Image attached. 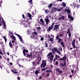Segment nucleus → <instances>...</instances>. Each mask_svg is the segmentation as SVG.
Instances as JSON below:
<instances>
[{
	"label": "nucleus",
	"instance_id": "obj_1",
	"mask_svg": "<svg viewBox=\"0 0 80 80\" xmlns=\"http://www.w3.org/2000/svg\"><path fill=\"white\" fill-rule=\"evenodd\" d=\"M47 57H48V62H52L53 61L54 56L52 55V52H51L49 53L47 55Z\"/></svg>",
	"mask_w": 80,
	"mask_h": 80
},
{
	"label": "nucleus",
	"instance_id": "obj_2",
	"mask_svg": "<svg viewBox=\"0 0 80 80\" xmlns=\"http://www.w3.org/2000/svg\"><path fill=\"white\" fill-rule=\"evenodd\" d=\"M73 5H74V8H75V9H78L80 7V5H79L78 2L77 1H76V2H73Z\"/></svg>",
	"mask_w": 80,
	"mask_h": 80
},
{
	"label": "nucleus",
	"instance_id": "obj_3",
	"mask_svg": "<svg viewBox=\"0 0 80 80\" xmlns=\"http://www.w3.org/2000/svg\"><path fill=\"white\" fill-rule=\"evenodd\" d=\"M35 58L36 57H38V58L36 59V62H37V64L38 65L39 64V62H40V60L42 59V57H40V54H38V55H35Z\"/></svg>",
	"mask_w": 80,
	"mask_h": 80
},
{
	"label": "nucleus",
	"instance_id": "obj_4",
	"mask_svg": "<svg viewBox=\"0 0 80 80\" xmlns=\"http://www.w3.org/2000/svg\"><path fill=\"white\" fill-rule=\"evenodd\" d=\"M32 18H30L28 19V20L27 21V22H26V26L27 27H30V24L32 23Z\"/></svg>",
	"mask_w": 80,
	"mask_h": 80
},
{
	"label": "nucleus",
	"instance_id": "obj_5",
	"mask_svg": "<svg viewBox=\"0 0 80 80\" xmlns=\"http://www.w3.org/2000/svg\"><path fill=\"white\" fill-rule=\"evenodd\" d=\"M46 62L47 60H43L42 61V63L41 65V67H42L43 68H45V67H46L47 65V63H46Z\"/></svg>",
	"mask_w": 80,
	"mask_h": 80
},
{
	"label": "nucleus",
	"instance_id": "obj_6",
	"mask_svg": "<svg viewBox=\"0 0 80 80\" xmlns=\"http://www.w3.org/2000/svg\"><path fill=\"white\" fill-rule=\"evenodd\" d=\"M53 53H55V52H57V53L59 54V55H61V52L58 50H57V48H55L54 49H52Z\"/></svg>",
	"mask_w": 80,
	"mask_h": 80
},
{
	"label": "nucleus",
	"instance_id": "obj_7",
	"mask_svg": "<svg viewBox=\"0 0 80 80\" xmlns=\"http://www.w3.org/2000/svg\"><path fill=\"white\" fill-rule=\"evenodd\" d=\"M28 57L30 58V57H35V55L33 52H29L27 54Z\"/></svg>",
	"mask_w": 80,
	"mask_h": 80
},
{
	"label": "nucleus",
	"instance_id": "obj_8",
	"mask_svg": "<svg viewBox=\"0 0 80 80\" xmlns=\"http://www.w3.org/2000/svg\"><path fill=\"white\" fill-rule=\"evenodd\" d=\"M33 33L34 35H37L38 33H39V34H40V33H41V31L38 29L37 30L33 32Z\"/></svg>",
	"mask_w": 80,
	"mask_h": 80
},
{
	"label": "nucleus",
	"instance_id": "obj_9",
	"mask_svg": "<svg viewBox=\"0 0 80 80\" xmlns=\"http://www.w3.org/2000/svg\"><path fill=\"white\" fill-rule=\"evenodd\" d=\"M30 38L31 39H33V40H34V42H35L36 43L37 42V41H38V39L35 36L33 37L32 36H31Z\"/></svg>",
	"mask_w": 80,
	"mask_h": 80
},
{
	"label": "nucleus",
	"instance_id": "obj_10",
	"mask_svg": "<svg viewBox=\"0 0 80 80\" xmlns=\"http://www.w3.org/2000/svg\"><path fill=\"white\" fill-rule=\"evenodd\" d=\"M59 26H60V25H55V28L54 29V30L55 31H56V32L57 31H58V30H59V28L58 27H59Z\"/></svg>",
	"mask_w": 80,
	"mask_h": 80
},
{
	"label": "nucleus",
	"instance_id": "obj_11",
	"mask_svg": "<svg viewBox=\"0 0 80 80\" xmlns=\"http://www.w3.org/2000/svg\"><path fill=\"white\" fill-rule=\"evenodd\" d=\"M72 45L73 48H76V46H75V39L73 40V41L72 42Z\"/></svg>",
	"mask_w": 80,
	"mask_h": 80
},
{
	"label": "nucleus",
	"instance_id": "obj_12",
	"mask_svg": "<svg viewBox=\"0 0 80 80\" xmlns=\"http://www.w3.org/2000/svg\"><path fill=\"white\" fill-rule=\"evenodd\" d=\"M54 9L55 10H56V11H59L61 10V9H62V8L59 7V6L58 5L57 8H54Z\"/></svg>",
	"mask_w": 80,
	"mask_h": 80
},
{
	"label": "nucleus",
	"instance_id": "obj_13",
	"mask_svg": "<svg viewBox=\"0 0 80 80\" xmlns=\"http://www.w3.org/2000/svg\"><path fill=\"white\" fill-rule=\"evenodd\" d=\"M56 70L57 72H58L59 73V74H61L62 73V71L61 70H60L59 68H56Z\"/></svg>",
	"mask_w": 80,
	"mask_h": 80
},
{
	"label": "nucleus",
	"instance_id": "obj_14",
	"mask_svg": "<svg viewBox=\"0 0 80 80\" xmlns=\"http://www.w3.org/2000/svg\"><path fill=\"white\" fill-rule=\"evenodd\" d=\"M68 17L69 18H70L71 20H73L74 19L72 17V15L68 14Z\"/></svg>",
	"mask_w": 80,
	"mask_h": 80
},
{
	"label": "nucleus",
	"instance_id": "obj_15",
	"mask_svg": "<svg viewBox=\"0 0 80 80\" xmlns=\"http://www.w3.org/2000/svg\"><path fill=\"white\" fill-rule=\"evenodd\" d=\"M55 58H56V60H60V59L61 58L59 56L57 55H55Z\"/></svg>",
	"mask_w": 80,
	"mask_h": 80
},
{
	"label": "nucleus",
	"instance_id": "obj_16",
	"mask_svg": "<svg viewBox=\"0 0 80 80\" xmlns=\"http://www.w3.org/2000/svg\"><path fill=\"white\" fill-rule=\"evenodd\" d=\"M28 3H29V6L31 8L32 7V0H30L28 1Z\"/></svg>",
	"mask_w": 80,
	"mask_h": 80
},
{
	"label": "nucleus",
	"instance_id": "obj_17",
	"mask_svg": "<svg viewBox=\"0 0 80 80\" xmlns=\"http://www.w3.org/2000/svg\"><path fill=\"white\" fill-rule=\"evenodd\" d=\"M45 22H46V24L48 25V23H50V21L49 20V19H48V18H46L45 19Z\"/></svg>",
	"mask_w": 80,
	"mask_h": 80
},
{
	"label": "nucleus",
	"instance_id": "obj_18",
	"mask_svg": "<svg viewBox=\"0 0 80 80\" xmlns=\"http://www.w3.org/2000/svg\"><path fill=\"white\" fill-rule=\"evenodd\" d=\"M28 50H24L23 51V53L24 56H25L26 55L27 53H28Z\"/></svg>",
	"mask_w": 80,
	"mask_h": 80
},
{
	"label": "nucleus",
	"instance_id": "obj_19",
	"mask_svg": "<svg viewBox=\"0 0 80 80\" xmlns=\"http://www.w3.org/2000/svg\"><path fill=\"white\" fill-rule=\"evenodd\" d=\"M62 60H66V56H65L64 57L61 59H59V61H62Z\"/></svg>",
	"mask_w": 80,
	"mask_h": 80
},
{
	"label": "nucleus",
	"instance_id": "obj_20",
	"mask_svg": "<svg viewBox=\"0 0 80 80\" xmlns=\"http://www.w3.org/2000/svg\"><path fill=\"white\" fill-rule=\"evenodd\" d=\"M16 35H17V36H18V37L19 39L20 40L21 42H22V37H21V36L20 35H19L18 34H17Z\"/></svg>",
	"mask_w": 80,
	"mask_h": 80
},
{
	"label": "nucleus",
	"instance_id": "obj_21",
	"mask_svg": "<svg viewBox=\"0 0 80 80\" xmlns=\"http://www.w3.org/2000/svg\"><path fill=\"white\" fill-rule=\"evenodd\" d=\"M10 38L12 39L13 40H16V38H15V37L13 35H11L10 37Z\"/></svg>",
	"mask_w": 80,
	"mask_h": 80
},
{
	"label": "nucleus",
	"instance_id": "obj_22",
	"mask_svg": "<svg viewBox=\"0 0 80 80\" xmlns=\"http://www.w3.org/2000/svg\"><path fill=\"white\" fill-rule=\"evenodd\" d=\"M52 28H53L51 26H49L47 29V31L49 32L51 30H52Z\"/></svg>",
	"mask_w": 80,
	"mask_h": 80
},
{
	"label": "nucleus",
	"instance_id": "obj_23",
	"mask_svg": "<svg viewBox=\"0 0 80 80\" xmlns=\"http://www.w3.org/2000/svg\"><path fill=\"white\" fill-rule=\"evenodd\" d=\"M20 24L21 25H23L24 27H27V23L26 22L25 23H24L23 22H21L20 23Z\"/></svg>",
	"mask_w": 80,
	"mask_h": 80
},
{
	"label": "nucleus",
	"instance_id": "obj_24",
	"mask_svg": "<svg viewBox=\"0 0 80 80\" xmlns=\"http://www.w3.org/2000/svg\"><path fill=\"white\" fill-rule=\"evenodd\" d=\"M68 12V14H69V13H70L71 11L68 9H65V11H64V12Z\"/></svg>",
	"mask_w": 80,
	"mask_h": 80
},
{
	"label": "nucleus",
	"instance_id": "obj_25",
	"mask_svg": "<svg viewBox=\"0 0 80 80\" xmlns=\"http://www.w3.org/2000/svg\"><path fill=\"white\" fill-rule=\"evenodd\" d=\"M2 23L3 25V26L5 28V29H6V26H5V21H3V19H2Z\"/></svg>",
	"mask_w": 80,
	"mask_h": 80
},
{
	"label": "nucleus",
	"instance_id": "obj_26",
	"mask_svg": "<svg viewBox=\"0 0 80 80\" xmlns=\"http://www.w3.org/2000/svg\"><path fill=\"white\" fill-rule=\"evenodd\" d=\"M2 37L4 38L5 41V42L6 43V42H7V39L6 38V36H2Z\"/></svg>",
	"mask_w": 80,
	"mask_h": 80
},
{
	"label": "nucleus",
	"instance_id": "obj_27",
	"mask_svg": "<svg viewBox=\"0 0 80 80\" xmlns=\"http://www.w3.org/2000/svg\"><path fill=\"white\" fill-rule=\"evenodd\" d=\"M62 19V20H65V16H62L61 18H59L58 19V20H61Z\"/></svg>",
	"mask_w": 80,
	"mask_h": 80
},
{
	"label": "nucleus",
	"instance_id": "obj_28",
	"mask_svg": "<svg viewBox=\"0 0 80 80\" xmlns=\"http://www.w3.org/2000/svg\"><path fill=\"white\" fill-rule=\"evenodd\" d=\"M52 5H53V4L51 3H50L48 6V8L49 9H51V8H52Z\"/></svg>",
	"mask_w": 80,
	"mask_h": 80
},
{
	"label": "nucleus",
	"instance_id": "obj_29",
	"mask_svg": "<svg viewBox=\"0 0 80 80\" xmlns=\"http://www.w3.org/2000/svg\"><path fill=\"white\" fill-rule=\"evenodd\" d=\"M9 46L11 48H12V47L13 46V45H14V44H12V42H9Z\"/></svg>",
	"mask_w": 80,
	"mask_h": 80
},
{
	"label": "nucleus",
	"instance_id": "obj_30",
	"mask_svg": "<svg viewBox=\"0 0 80 80\" xmlns=\"http://www.w3.org/2000/svg\"><path fill=\"white\" fill-rule=\"evenodd\" d=\"M62 7H66V3L64 2H62Z\"/></svg>",
	"mask_w": 80,
	"mask_h": 80
},
{
	"label": "nucleus",
	"instance_id": "obj_31",
	"mask_svg": "<svg viewBox=\"0 0 80 80\" xmlns=\"http://www.w3.org/2000/svg\"><path fill=\"white\" fill-rule=\"evenodd\" d=\"M33 66H37V63L35 62H32Z\"/></svg>",
	"mask_w": 80,
	"mask_h": 80
},
{
	"label": "nucleus",
	"instance_id": "obj_32",
	"mask_svg": "<svg viewBox=\"0 0 80 80\" xmlns=\"http://www.w3.org/2000/svg\"><path fill=\"white\" fill-rule=\"evenodd\" d=\"M11 71H12V72H13V73H16H16H18V72L15 71L12 69L11 70Z\"/></svg>",
	"mask_w": 80,
	"mask_h": 80
},
{
	"label": "nucleus",
	"instance_id": "obj_33",
	"mask_svg": "<svg viewBox=\"0 0 80 80\" xmlns=\"http://www.w3.org/2000/svg\"><path fill=\"white\" fill-rule=\"evenodd\" d=\"M59 67H63V63H61L59 65Z\"/></svg>",
	"mask_w": 80,
	"mask_h": 80
},
{
	"label": "nucleus",
	"instance_id": "obj_34",
	"mask_svg": "<svg viewBox=\"0 0 80 80\" xmlns=\"http://www.w3.org/2000/svg\"><path fill=\"white\" fill-rule=\"evenodd\" d=\"M49 11L48 10H45V13H48L49 12Z\"/></svg>",
	"mask_w": 80,
	"mask_h": 80
},
{
	"label": "nucleus",
	"instance_id": "obj_35",
	"mask_svg": "<svg viewBox=\"0 0 80 80\" xmlns=\"http://www.w3.org/2000/svg\"><path fill=\"white\" fill-rule=\"evenodd\" d=\"M13 35V33L12 32H9V34H8V35L9 36H10V35Z\"/></svg>",
	"mask_w": 80,
	"mask_h": 80
},
{
	"label": "nucleus",
	"instance_id": "obj_36",
	"mask_svg": "<svg viewBox=\"0 0 80 80\" xmlns=\"http://www.w3.org/2000/svg\"><path fill=\"white\" fill-rule=\"evenodd\" d=\"M49 41H50V42H53V39L52 38H51L50 39H49Z\"/></svg>",
	"mask_w": 80,
	"mask_h": 80
},
{
	"label": "nucleus",
	"instance_id": "obj_37",
	"mask_svg": "<svg viewBox=\"0 0 80 80\" xmlns=\"http://www.w3.org/2000/svg\"><path fill=\"white\" fill-rule=\"evenodd\" d=\"M61 45L62 46V47H64V44H63V42H61Z\"/></svg>",
	"mask_w": 80,
	"mask_h": 80
},
{
	"label": "nucleus",
	"instance_id": "obj_38",
	"mask_svg": "<svg viewBox=\"0 0 80 80\" xmlns=\"http://www.w3.org/2000/svg\"><path fill=\"white\" fill-rule=\"evenodd\" d=\"M40 21L42 23V24H43V19H41L40 20Z\"/></svg>",
	"mask_w": 80,
	"mask_h": 80
},
{
	"label": "nucleus",
	"instance_id": "obj_39",
	"mask_svg": "<svg viewBox=\"0 0 80 80\" xmlns=\"http://www.w3.org/2000/svg\"><path fill=\"white\" fill-rule=\"evenodd\" d=\"M28 17H29L30 18V17H32V15L30 14V13H28Z\"/></svg>",
	"mask_w": 80,
	"mask_h": 80
},
{
	"label": "nucleus",
	"instance_id": "obj_40",
	"mask_svg": "<svg viewBox=\"0 0 80 80\" xmlns=\"http://www.w3.org/2000/svg\"><path fill=\"white\" fill-rule=\"evenodd\" d=\"M58 43H60V42H61V41H62V39L59 38L58 39Z\"/></svg>",
	"mask_w": 80,
	"mask_h": 80
},
{
	"label": "nucleus",
	"instance_id": "obj_41",
	"mask_svg": "<svg viewBox=\"0 0 80 80\" xmlns=\"http://www.w3.org/2000/svg\"><path fill=\"white\" fill-rule=\"evenodd\" d=\"M35 73L36 75H38V71L36 70L35 72Z\"/></svg>",
	"mask_w": 80,
	"mask_h": 80
},
{
	"label": "nucleus",
	"instance_id": "obj_42",
	"mask_svg": "<svg viewBox=\"0 0 80 80\" xmlns=\"http://www.w3.org/2000/svg\"><path fill=\"white\" fill-rule=\"evenodd\" d=\"M68 34H70L71 33H70V32L69 30H68V31L67 32Z\"/></svg>",
	"mask_w": 80,
	"mask_h": 80
},
{
	"label": "nucleus",
	"instance_id": "obj_43",
	"mask_svg": "<svg viewBox=\"0 0 80 80\" xmlns=\"http://www.w3.org/2000/svg\"><path fill=\"white\" fill-rule=\"evenodd\" d=\"M45 47H48V44L47 43H45Z\"/></svg>",
	"mask_w": 80,
	"mask_h": 80
},
{
	"label": "nucleus",
	"instance_id": "obj_44",
	"mask_svg": "<svg viewBox=\"0 0 80 80\" xmlns=\"http://www.w3.org/2000/svg\"><path fill=\"white\" fill-rule=\"evenodd\" d=\"M64 63L63 64V67H65V65H66V63H65V62H64Z\"/></svg>",
	"mask_w": 80,
	"mask_h": 80
},
{
	"label": "nucleus",
	"instance_id": "obj_45",
	"mask_svg": "<svg viewBox=\"0 0 80 80\" xmlns=\"http://www.w3.org/2000/svg\"><path fill=\"white\" fill-rule=\"evenodd\" d=\"M68 35L69 38H71V34H68Z\"/></svg>",
	"mask_w": 80,
	"mask_h": 80
},
{
	"label": "nucleus",
	"instance_id": "obj_46",
	"mask_svg": "<svg viewBox=\"0 0 80 80\" xmlns=\"http://www.w3.org/2000/svg\"><path fill=\"white\" fill-rule=\"evenodd\" d=\"M44 38V37H43L41 38L40 39V40H41V41H43V40Z\"/></svg>",
	"mask_w": 80,
	"mask_h": 80
},
{
	"label": "nucleus",
	"instance_id": "obj_47",
	"mask_svg": "<svg viewBox=\"0 0 80 80\" xmlns=\"http://www.w3.org/2000/svg\"><path fill=\"white\" fill-rule=\"evenodd\" d=\"M47 68H46L42 69L41 70H42V72H43V70H44V71L45 70H46V69H47Z\"/></svg>",
	"mask_w": 80,
	"mask_h": 80
},
{
	"label": "nucleus",
	"instance_id": "obj_48",
	"mask_svg": "<svg viewBox=\"0 0 80 80\" xmlns=\"http://www.w3.org/2000/svg\"><path fill=\"white\" fill-rule=\"evenodd\" d=\"M59 36H57L56 37V39H59Z\"/></svg>",
	"mask_w": 80,
	"mask_h": 80
},
{
	"label": "nucleus",
	"instance_id": "obj_49",
	"mask_svg": "<svg viewBox=\"0 0 80 80\" xmlns=\"http://www.w3.org/2000/svg\"><path fill=\"white\" fill-rule=\"evenodd\" d=\"M0 53L1 55H3V53L2 52V51H0Z\"/></svg>",
	"mask_w": 80,
	"mask_h": 80
},
{
	"label": "nucleus",
	"instance_id": "obj_50",
	"mask_svg": "<svg viewBox=\"0 0 80 80\" xmlns=\"http://www.w3.org/2000/svg\"><path fill=\"white\" fill-rule=\"evenodd\" d=\"M22 17L23 18H24V19H25V16H24V14H22Z\"/></svg>",
	"mask_w": 80,
	"mask_h": 80
},
{
	"label": "nucleus",
	"instance_id": "obj_51",
	"mask_svg": "<svg viewBox=\"0 0 80 80\" xmlns=\"http://www.w3.org/2000/svg\"><path fill=\"white\" fill-rule=\"evenodd\" d=\"M54 25V23H52V26H51V27H52L53 28V25Z\"/></svg>",
	"mask_w": 80,
	"mask_h": 80
},
{
	"label": "nucleus",
	"instance_id": "obj_52",
	"mask_svg": "<svg viewBox=\"0 0 80 80\" xmlns=\"http://www.w3.org/2000/svg\"><path fill=\"white\" fill-rule=\"evenodd\" d=\"M18 80H20V77H18Z\"/></svg>",
	"mask_w": 80,
	"mask_h": 80
},
{
	"label": "nucleus",
	"instance_id": "obj_53",
	"mask_svg": "<svg viewBox=\"0 0 80 80\" xmlns=\"http://www.w3.org/2000/svg\"><path fill=\"white\" fill-rule=\"evenodd\" d=\"M27 33H30V30H28V31H27Z\"/></svg>",
	"mask_w": 80,
	"mask_h": 80
},
{
	"label": "nucleus",
	"instance_id": "obj_54",
	"mask_svg": "<svg viewBox=\"0 0 80 80\" xmlns=\"http://www.w3.org/2000/svg\"><path fill=\"white\" fill-rule=\"evenodd\" d=\"M58 61H57L56 62V65H58Z\"/></svg>",
	"mask_w": 80,
	"mask_h": 80
},
{
	"label": "nucleus",
	"instance_id": "obj_55",
	"mask_svg": "<svg viewBox=\"0 0 80 80\" xmlns=\"http://www.w3.org/2000/svg\"><path fill=\"white\" fill-rule=\"evenodd\" d=\"M12 43H15V41H12Z\"/></svg>",
	"mask_w": 80,
	"mask_h": 80
},
{
	"label": "nucleus",
	"instance_id": "obj_56",
	"mask_svg": "<svg viewBox=\"0 0 80 80\" xmlns=\"http://www.w3.org/2000/svg\"><path fill=\"white\" fill-rule=\"evenodd\" d=\"M60 51L61 52H62V48L61 47V48H60Z\"/></svg>",
	"mask_w": 80,
	"mask_h": 80
},
{
	"label": "nucleus",
	"instance_id": "obj_57",
	"mask_svg": "<svg viewBox=\"0 0 80 80\" xmlns=\"http://www.w3.org/2000/svg\"><path fill=\"white\" fill-rule=\"evenodd\" d=\"M63 35L62 34H60L59 35V37H62V36Z\"/></svg>",
	"mask_w": 80,
	"mask_h": 80
},
{
	"label": "nucleus",
	"instance_id": "obj_58",
	"mask_svg": "<svg viewBox=\"0 0 80 80\" xmlns=\"http://www.w3.org/2000/svg\"><path fill=\"white\" fill-rule=\"evenodd\" d=\"M71 72H72V73H73V72H74V71H73V70H71Z\"/></svg>",
	"mask_w": 80,
	"mask_h": 80
},
{
	"label": "nucleus",
	"instance_id": "obj_59",
	"mask_svg": "<svg viewBox=\"0 0 80 80\" xmlns=\"http://www.w3.org/2000/svg\"><path fill=\"white\" fill-rule=\"evenodd\" d=\"M49 76V74H48V73H47V75H46V77H48V76Z\"/></svg>",
	"mask_w": 80,
	"mask_h": 80
},
{
	"label": "nucleus",
	"instance_id": "obj_60",
	"mask_svg": "<svg viewBox=\"0 0 80 80\" xmlns=\"http://www.w3.org/2000/svg\"><path fill=\"white\" fill-rule=\"evenodd\" d=\"M7 58V61L8 62L9 60H10V59H9V58Z\"/></svg>",
	"mask_w": 80,
	"mask_h": 80
},
{
	"label": "nucleus",
	"instance_id": "obj_61",
	"mask_svg": "<svg viewBox=\"0 0 80 80\" xmlns=\"http://www.w3.org/2000/svg\"><path fill=\"white\" fill-rule=\"evenodd\" d=\"M1 22H2V21H0V26H1V27L2 26V24H1Z\"/></svg>",
	"mask_w": 80,
	"mask_h": 80
},
{
	"label": "nucleus",
	"instance_id": "obj_62",
	"mask_svg": "<svg viewBox=\"0 0 80 80\" xmlns=\"http://www.w3.org/2000/svg\"><path fill=\"white\" fill-rule=\"evenodd\" d=\"M58 1H60V2H62V0H58L57 1V2H58Z\"/></svg>",
	"mask_w": 80,
	"mask_h": 80
},
{
	"label": "nucleus",
	"instance_id": "obj_63",
	"mask_svg": "<svg viewBox=\"0 0 80 80\" xmlns=\"http://www.w3.org/2000/svg\"><path fill=\"white\" fill-rule=\"evenodd\" d=\"M39 79H42V77L40 76L39 77Z\"/></svg>",
	"mask_w": 80,
	"mask_h": 80
},
{
	"label": "nucleus",
	"instance_id": "obj_64",
	"mask_svg": "<svg viewBox=\"0 0 80 80\" xmlns=\"http://www.w3.org/2000/svg\"><path fill=\"white\" fill-rule=\"evenodd\" d=\"M18 65L19 67H21V65L20 64H18Z\"/></svg>",
	"mask_w": 80,
	"mask_h": 80
}]
</instances>
